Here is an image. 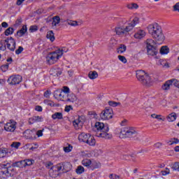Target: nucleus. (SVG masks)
<instances>
[{
    "mask_svg": "<svg viewBox=\"0 0 179 179\" xmlns=\"http://www.w3.org/2000/svg\"><path fill=\"white\" fill-rule=\"evenodd\" d=\"M38 30V27L36 25H32L29 28V31L31 33H34V31H37Z\"/></svg>",
    "mask_w": 179,
    "mask_h": 179,
    "instance_id": "49530a36",
    "label": "nucleus"
},
{
    "mask_svg": "<svg viewBox=\"0 0 179 179\" xmlns=\"http://www.w3.org/2000/svg\"><path fill=\"white\" fill-rule=\"evenodd\" d=\"M156 120H159V121H164V119H163V117H162V115H157V116H155Z\"/></svg>",
    "mask_w": 179,
    "mask_h": 179,
    "instance_id": "0e129e2a",
    "label": "nucleus"
},
{
    "mask_svg": "<svg viewBox=\"0 0 179 179\" xmlns=\"http://www.w3.org/2000/svg\"><path fill=\"white\" fill-rule=\"evenodd\" d=\"M46 37H47V38L50 40V41H52V42L55 40V36H54V31H48Z\"/></svg>",
    "mask_w": 179,
    "mask_h": 179,
    "instance_id": "7c9ffc66",
    "label": "nucleus"
},
{
    "mask_svg": "<svg viewBox=\"0 0 179 179\" xmlns=\"http://www.w3.org/2000/svg\"><path fill=\"white\" fill-rule=\"evenodd\" d=\"M88 78H90V79H97V78H99V73H97V71H90L88 73Z\"/></svg>",
    "mask_w": 179,
    "mask_h": 179,
    "instance_id": "cd10ccee",
    "label": "nucleus"
},
{
    "mask_svg": "<svg viewBox=\"0 0 179 179\" xmlns=\"http://www.w3.org/2000/svg\"><path fill=\"white\" fill-rule=\"evenodd\" d=\"M73 124L75 129H80L83 127V122L80 120V117H78L77 120L73 121Z\"/></svg>",
    "mask_w": 179,
    "mask_h": 179,
    "instance_id": "4468645a",
    "label": "nucleus"
},
{
    "mask_svg": "<svg viewBox=\"0 0 179 179\" xmlns=\"http://www.w3.org/2000/svg\"><path fill=\"white\" fill-rule=\"evenodd\" d=\"M171 169L175 171H179V162H174L171 164Z\"/></svg>",
    "mask_w": 179,
    "mask_h": 179,
    "instance_id": "e433bc0d",
    "label": "nucleus"
},
{
    "mask_svg": "<svg viewBox=\"0 0 179 179\" xmlns=\"http://www.w3.org/2000/svg\"><path fill=\"white\" fill-rule=\"evenodd\" d=\"M64 150L66 152V153H69V152L72 150V146L69 145L68 147H64Z\"/></svg>",
    "mask_w": 179,
    "mask_h": 179,
    "instance_id": "5fc2aeb1",
    "label": "nucleus"
},
{
    "mask_svg": "<svg viewBox=\"0 0 179 179\" xmlns=\"http://www.w3.org/2000/svg\"><path fill=\"white\" fill-rule=\"evenodd\" d=\"M0 50L1 51H5L6 50V43H5V40L0 41Z\"/></svg>",
    "mask_w": 179,
    "mask_h": 179,
    "instance_id": "79ce46f5",
    "label": "nucleus"
},
{
    "mask_svg": "<svg viewBox=\"0 0 179 179\" xmlns=\"http://www.w3.org/2000/svg\"><path fill=\"white\" fill-rule=\"evenodd\" d=\"M127 51V45L121 44L117 48V54H122Z\"/></svg>",
    "mask_w": 179,
    "mask_h": 179,
    "instance_id": "a878e982",
    "label": "nucleus"
},
{
    "mask_svg": "<svg viewBox=\"0 0 179 179\" xmlns=\"http://www.w3.org/2000/svg\"><path fill=\"white\" fill-rule=\"evenodd\" d=\"M54 97L56 100H61L62 101H65V93L62 90H57L54 92Z\"/></svg>",
    "mask_w": 179,
    "mask_h": 179,
    "instance_id": "f8f14e48",
    "label": "nucleus"
},
{
    "mask_svg": "<svg viewBox=\"0 0 179 179\" xmlns=\"http://www.w3.org/2000/svg\"><path fill=\"white\" fill-rule=\"evenodd\" d=\"M146 50L148 55H150V57H155L157 55V53L159 52V49H157V46L147 48Z\"/></svg>",
    "mask_w": 179,
    "mask_h": 179,
    "instance_id": "ddd939ff",
    "label": "nucleus"
},
{
    "mask_svg": "<svg viewBox=\"0 0 179 179\" xmlns=\"http://www.w3.org/2000/svg\"><path fill=\"white\" fill-rule=\"evenodd\" d=\"M173 83L174 84L173 78L169 80L162 85V89L165 91L170 90V87L173 85Z\"/></svg>",
    "mask_w": 179,
    "mask_h": 179,
    "instance_id": "2eb2a0df",
    "label": "nucleus"
},
{
    "mask_svg": "<svg viewBox=\"0 0 179 179\" xmlns=\"http://www.w3.org/2000/svg\"><path fill=\"white\" fill-rule=\"evenodd\" d=\"M45 167L50 170H54V164L51 162H47L45 163Z\"/></svg>",
    "mask_w": 179,
    "mask_h": 179,
    "instance_id": "f704fd0d",
    "label": "nucleus"
},
{
    "mask_svg": "<svg viewBox=\"0 0 179 179\" xmlns=\"http://www.w3.org/2000/svg\"><path fill=\"white\" fill-rule=\"evenodd\" d=\"M25 134H28L29 135V138L33 139L36 138V134H37V129H33L32 130L28 129L26 130Z\"/></svg>",
    "mask_w": 179,
    "mask_h": 179,
    "instance_id": "aec40b11",
    "label": "nucleus"
},
{
    "mask_svg": "<svg viewBox=\"0 0 179 179\" xmlns=\"http://www.w3.org/2000/svg\"><path fill=\"white\" fill-rule=\"evenodd\" d=\"M22 52H23V47L19 46V47H18V49H17V50H15V54H16L17 55H19V54H22Z\"/></svg>",
    "mask_w": 179,
    "mask_h": 179,
    "instance_id": "864d4df0",
    "label": "nucleus"
},
{
    "mask_svg": "<svg viewBox=\"0 0 179 179\" xmlns=\"http://www.w3.org/2000/svg\"><path fill=\"white\" fill-rule=\"evenodd\" d=\"M59 51H55L49 53L46 57V61L49 65H53V64H55L57 61L61 57V55H59Z\"/></svg>",
    "mask_w": 179,
    "mask_h": 179,
    "instance_id": "0eeeda50",
    "label": "nucleus"
},
{
    "mask_svg": "<svg viewBox=\"0 0 179 179\" xmlns=\"http://www.w3.org/2000/svg\"><path fill=\"white\" fill-rule=\"evenodd\" d=\"M161 174L162 176H167V174H170V171H162Z\"/></svg>",
    "mask_w": 179,
    "mask_h": 179,
    "instance_id": "e2e57ef3",
    "label": "nucleus"
},
{
    "mask_svg": "<svg viewBox=\"0 0 179 179\" xmlns=\"http://www.w3.org/2000/svg\"><path fill=\"white\" fill-rule=\"evenodd\" d=\"M113 109L111 108H106L100 114L101 120L104 121L111 120L113 118Z\"/></svg>",
    "mask_w": 179,
    "mask_h": 179,
    "instance_id": "6e6552de",
    "label": "nucleus"
},
{
    "mask_svg": "<svg viewBox=\"0 0 179 179\" xmlns=\"http://www.w3.org/2000/svg\"><path fill=\"white\" fill-rule=\"evenodd\" d=\"M13 31H15V29L13 27H8L4 31V34H5V36H10V34H13Z\"/></svg>",
    "mask_w": 179,
    "mask_h": 179,
    "instance_id": "c9c22d12",
    "label": "nucleus"
},
{
    "mask_svg": "<svg viewBox=\"0 0 179 179\" xmlns=\"http://www.w3.org/2000/svg\"><path fill=\"white\" fill-rule=\"evenodd\" d=\"M148 30L149 34H150L152 38H148L145 41V48H150L152 47H156V43L162 44L166 40V36L163 33L162 27L157 23H153L148 26Z\"/></svg>",
    "mask_w": 179,
    "mask_h": 179,
    "instance_id": "f257e3e1",
    "label": "nucleus"
},
{
    "mask_svg": "<svg viewBox=\"0 0 179 179\" xmlns=\"http://www.w3.org/2000/svg\"><path fill=\"white\" fill-rule=\"evenodd\" d=\"M136 75L138 80H139L142 85H144V86H149L152 83L150 76H149V74L146 73L145 71L138 70Z\"/></svg>",
    "mask_w": 179,
    "mask_h": 179,
    "instance_id": "20e7f679",
    "label": "nucleus"
},
{
    "mask_svg": "<svg viewBox=\"0 0 179 179\" xmlns=\"http://www.w3.org/2000/svg\"><path fill=\"white\" fill-rule=\"evenodd\" d=\"M67 24H69V26H78V22L76 21L68 20Z\"/></svg>",
    "mask_w": 179,
    "mask_h": 179,
    "instance_id": "8fccbe9b",
    "label": "nucleus"
},
{
    "mask_svg": "<svg viewBox=\"0 0 179 179\" xmlns=\"http://www.w3.org/2000/svg\"><path fill=\"white\" fill-rule=\"evenodd\" d=\"M82 164L85 167H90V166H92V160L89 159H85L83 160Z\"/></svg>",
    "mask_w": 179,
    "mask_h": 179,
    "instance_id": "72a5a7b5",
    "label": "nucleus"
},
{
    "mask_svg": "<svg viewBox=\"0 0 179 179\" xmlns=\"http://www.w3.org/2000/svg\"><path fill=\"white\" fill-rule=\"evenodd\" d=\"M52 20L53 21L52 22V25L57 26V24H59V22H61V18L59 17V16L56 15L52 17Z\"/></svg>",
    "mask_w": 179,
    "mask_h": 179,
    "instance_id": "c756f323",
    "label": "nucleus"
},
{
    "mask_svg": "<svg viewBox=\"0 0 179 179\" xmlns=\"http://www.w3.org/2000/svg\"><path fill=\"white\" fill-rule=\"evenodd\" d=\"M76 172L77 174H82L83 173H85V168L82 166H78L76 169Z\"/></svg>",
    "mask_w": 179,
    "mask_h": 179,
    "instance_id": "58836bf2",
    "label": "nucleus"
},
{
    "mask_svg": "<svg viewBox=\"0 0 179 179\" xmlns=\"http://www.w3.org/2000/svg\"><path fill=\"white\" fill-rule=\"evenodd\" d=\"M34 163H35L34 159H25L26 166H33Z\"/></svg>",
    "mask_w": 179,
    "mask_h": 179,
    "instance_id": "37998d69",
    "label": "nucleus"
},
{
    "mask_svg": "<svg viewBox=\"0 0 179 179\" xmlns=\"http://www.w3.org/2000/svg\"><path fill=\"white\" fill-rule=\"evenodd\" d=\"M89 136H90V134L81 133L78 136V140L80 142H84L85 143H86V142H87Z\"/></svg>",
    "mask_w": 179,
    "mask_h": 179,
    "instance_id": "dca6fc26",
    "label": "nucleus"
},
{
    "mask_svg": "<svg viewBox=\"0 0 179 179\" xmlns=\"http://www.w3.org/2000/svg\"><path fill=\"white\" fill-rule=\"evenodd\" d=\"M85 143H87L90 146H94V145H96V139H94L93 136L90 134V136H88L87 141Z\"/></svg>",
    "mask_w": 179,
    "mask_h": 179,
    "instance_id": "393cba45",
    "label": "nucleus"
},
{
    "mask_svg": "<svg viewBox=\"0 0 179 179\" xmlns=\"http://www.w3.org/2000/svg\"><path fill=\"white\" fill-rule=\"evenodd\" d=\"M19 146H20V143L14 142L11 144V148H15V149H19Z\"/></svg>",
    "mask_w": 179,
    "mask_h": 179,
    "instance_id": "09e8293b",
    "label": "nucleus"
},
{
    "mask_svg": "<svg viewBox=\"0 0 179 179\" xmlns=\"http://www.w3.org/2000/svg\"><path fill=\"white\" fill-rule=\"evenodd\" d=\"M139 23V18L136 17L133 19V20L129 23L128 26L126 28L122 29V27H116L115 28V33L117 36H122V34H127L129 31L134 29L136 24Z\"/></svg>",
    "mask_w": 179,
    "mask_h": 179,
    "instance_id": "7ed1b4c3",
    "label": "nucleus"
},
{
    "mask_svg": "<svg viewBox=\"0 0 179 179\" xmlns=\"http://www.w3.org/2000/svg\"><path fill=\"white\" fill-rule=\"evenodd\" d=\"M4 129L7 132H15V129H16V122L10 120L9 122L5 124Z\"/></svg>",
    "mask_w": 179,
    "mask_h": 179,
    "instance_id": "9b49d317",
    "label": "nucleus"
},
{
    "mask_svg": "<svg viewBox=\"0 0 179 179\" xmlns=\"http://www.w3.org/2000/svg\"><path fill=\"white\" fill-rule=\"evenodd\" d=\"M159 52L162 55H166V54L170 52V48L166 45L162 46L159 50Z\"/></svg>",
    "mask_w": 179,
    "mask_h": 179,
    "instance_id": "b1692460",
    "label": "nucleus"
},
{
    "mask_svg": "<svg viewBox=\"0 0 179 179\" xmlns=\"http://www.w3.org/2000/svg\"><path fill=\"white\" fill-rule=\"evenodd\" d=\"M63 93H64V95H65V93H69V87H66V86H64L63 87V90H62Z\"/></svg>",
    "mask_w": 179,
    "mask_h": 179,
    "instance_id": "bf43d9fd",
    "label": "nucleus"
},
{
    "mask_svg": "<svg viewBox=\"0 0 179 179\" xmlns=\"http://www.w3.org/2000/svg\"><path fill=\"white\" fill-rule=\"evenodd\" d=\"M95 128L98 131L96 134L97 138H103V139H111L113 138V135L108 133L110 131L108 124L97 122L95 123Z\"/></svg>",
    "mask_w": 179,
    "mask_h": 179,
    "instance_id": "f03ea898",
    "label": "nucleus"
},
{
    "mask_svg": "<svg viewBox=\"0 0 179 179\" xmlns=\"http://www.w3.org/2000/svg\"><path fill=\"white\" fill-rule=\"evenodd\" d=\"M9 69V64H5L1 66V69L3 72H6Z\"/></svg>",
    "mask_w": 179,
    "mask_h": 179,
    "instance_id": "603ef678",
    "label": "nucleus"
},
{
    "mask_svg": "<svg viewBox=\"0 0 179 179\" xmlns=\"http://www.w3.org/2000/svg\"><path fill=\"white\" fill-rule=\"evenodd\" d=\"M52 120H62L64 117L62 113L56 112L52 115Z\"/></svg>",
    "mask_w": 179,
    "mask_h": 179,
    "instance_id": "c85d7f7f",
    "label": "nucleus"
},
{
    "mask_svg": "<svg viewBox=\"0 0 179 179\" xmlns=\"http://www.w3.org/2000/svg\"><path fill=\"white\" fill-rule=\"evenodd\" d=\"M6 155H8L6 150L0 148V159L5 157Z\"/></svg>",
    "mask_w": 179,
    "mask_h": 179,
    "instance_id": "a19ab883",
    "label": "nucleus"
},
{
    "mask_svg": "<svg viewBox=\"0 0 179 179\" xmlns=\"http://www.w3.org/2000/svg\"><path fill=\"white\" fill-rule=\"evenodd\" d=\"M109 178H110V179H122V178H121V176L114 174V173H110L109 175Z\"/></svg>",
    "mask_w": 179,
    "mask_h": 179,
    "instance_id": "a18cd8bd",
    "label": "nucleus"
},
{
    "mask_svg": "<svg viewBox=\"0 0 179 179\" xmlns=\"http://www.w3.org/2000/svg\"><path fill=\"white\" fill-rule=\"evenodd\" d=\"M168 143H169L170 145L174 144L177 145V143H179V139L177 138H173L171 139V141H169Z\"/></svg>",
    "mask_w": 179,
    "mask_h": 179,
    "instance_id": "c03bdc74",
    "label": "nucleus"
},
{
    "mask_svg": "<svg viewBox=\"0 0 179 179\" xmlns=\"http://www.w3.org/2000/svg\"><path fill=\"white\" fill-rule=\"evenodd\" d=\"M166 120H167V121H169V122H173L176 121V120H177V114H176V113H170L166 117Z\"/></svg>",
    "mask_w": 179,
    "mask_h": 179,
    "instance_id": "5701e85b",
    "label": "nucleus"
},
{
    "mask_svg": "<svg viewBox=\"0 0 179 179\" xmlns=\"http://www.w3.org/2000/svg\"><path fill=\"white\" fill-rule=\"evenodd\" d=\"M43 131H44V129H43L42 130H36V136H38V138H40V136H43Z\"/></svg>",
    "mask_w": 179,
    "mask_h": 179,
    "instance_id": "4d7b16f0",
    "label": "nucleus"
},
{
    "mask_svg": "<svg viewBox=\"0 0 179 179\" xmlns=\"http://www.w3.org/2000/svg\"><path fill=\"white\" fill-rule=\"evenodd\" d=\"M76 100H77L76 95L71 94L68 96V98L66 101H70L71 103H75V101H76Z\"/></svg>",
    "mask_w": 179,
    "mask_h": 179,
    "instance_id": "2f4dec72",
    "label": "nucleus"
},
{
    "mask_svg": "<svg viewBox=\"0 0 179 179\" xmlns=\"http://www.w3.org/2000/svg\"><path fill=\"white\" fill-rule=\"evenodd\" d=\"M43 120V117L40 116H34L29 119V124H34V122H40Z\"/></svg>",
    "mask_w": 179,
    "mask_h": 179,
    "instance_id": "412c9836",
    "label": "nucleus"
},
{
    "mask_svg": "<svg viewBox=\"0 0 179 179\" xmlns=\"http://www.w3.org/2000/svg\"><path fill=\"white\" fill-rule=\"evenodd\" d=\"M127 8H128V9H138V8H139V5H138V3H131L127 5Z\"/></svg>",
    "mask_w": 179,
    "mask_h": 179,
    "instance_id": "473e14b6",
    "label": "nucleus"
},
{
    "mask_svg": "<svg viewBox=\"0 0 179 179\" xmlns=\"http://www.w3.org/2000/svg\"><path fill=\"white\" fill-rule=\"evenodd\" d=\"M56 51H58V55H60V57H62V55L64 54V52H68V48H62V49H58Z\"/></svg>",
    "mask_w": 179,
    "mask_h": 179,
    "instance_id": "4c0bfd02",
    "label": "nucleus"
},
{
    "mask_svg": "<svg viewBox=\"0 0 179 179\" xmlns=\"http://www.w3.org/2000/svg\"><path fill=\"white\" fill-rule=\"evenodd\" d=\"M22 17H19V18L16 20V22H15L16 26H20V24H22Z\"/></svg>",
    "mask_w": 179,
    "mask_h": 179,
    "instance_id": "052dcab7",
    "label": "nucleus"
},
{
    "mask_svg": "<svg viewBox=\"0 0 179 179\" xmlns=\"http://www.w3.org/2000/svg\"><path fill=\"white\" fill-rule=\"evenodd\" d=\"M9 85H19L22 82V76L20 75H15L9 77L8 79Z\"/></svg>",
    "mask_w": 179,
    "mask_h": 179,
    "instance_id": "9d476101",
    "label": "nucleus"
},
{
    "mask_svg": "<svg viewBox=\"0 0 179 179\" xmlns=\"http://www.w3.org/2000/svg\"><path fill=\"white\" fill-rule=\"evenodd\" d=\"M57 169V171H61V170H62V171H64V165H63V162L60 163V164H57L56 166Z\"/></svg>",
    "mask_w": 179,
    "mask_h": 179,
    "instance_id": "de8ad7c7",
    "label": "nucleus"
},
{
    "mask_svg": "<svg viewBox=\"0 0 179 179\" xmlns=\"http://www.w3.org/2000/svg\"><path fill=\"white\" fill-rule=\"evenodd\" d=\"M72 169V164L69 162H63V173H68V171H71Z\"/></svg>",
    "mask_w": 179,
    "mask_h": 179,
    "instance_id": "a211bd4d",
    "label": "nucleus"
},
{
    "mask_svg": "<svg viewBox=\"0 0 179 179\" xmlns=\"http://www.w3.org/2000/svg\"><path fill=\"white\" fill-rule=\"evenodd\" d=\"M8 26L9 24H8L6 22H3L1 23V27H4L5 29H6V27H8Z\"/></svg>",
    "mask_w": 179,
    "mask_h": 179,
    "instance_id": "774afa93",
    "label": "nucleus"
},
{
    "mask_svg": "<svg viewBox=\"0 0 179 179\" xmlns=\"http://www.w3.org/2000/svg\"><path fill=\"white\" fill-rule=\"evenodd\" d=\"M50 95H51V91L50 90H47L43 94L44 97H46V99H49Z\"/></svg>",
    "mask_w": 179,
    "mask_h": 179,
    "instance_id": "6e6d98bb",
    "label": "nucleus"
},
{
    "mask_svg": "<svg viewBox=\"0 0 179 179\" xmlns=\"http://www.w3.org/2000/svg\"><path fill=\"white\" fill-rule=\"evenodd\" d=\"M15 167H19L20 169H23L24 167H27L26 166V160H21V161H19V162H17L15 163Z\"/></svg>",
    "mask_w": 179,
    "mask_h": 179,
    "instance_id": "bb28decb",
    "label": "nucleus"
},
{
    "mask_svg": "<svg viewBox=\"0 0 179 179\" xmlns=\"http://www.w3.org/2000/svg\"><path fill=\"white\" fill-rule=\"evenodd\" d=\"M71 110H72V106H66L65 107L64 111H66V113H69Z\"/></svg>",
    "mask_w": 179,
    "mask_h": 179,
    "instance_id": "680f3d73",
    "label": "nucleus"
},
{
    "mask_svg": "<svg viewBox=\"0 0 179 179\" xmlns=\"http://www.w3.org/2000/svg\"><path fill=\"white\" fill-rule=\"evenodd\" d=\"M146 36V32L144 30H139L134 34V37L136 38H138V40H141V38H143Z\"/></svg>",
    "mask_w": 179,
    "mask_h": 179,
    "instance_id": "f3484780",
    "label": "nucleus"
},
{
    "mask_svg": "<svg viewBox=\"0 0 179 179\" xmlns=\"http://www.w3.org/2000/svg\"><path fill=\"white\" fill-rule=\"evenodd\" d=\"M173 85L176 87H178V89H179V80L173 78Z\"/></svg>",
    "mask_w": 179,
    "mask_h": 179,
    "instance_id": "13d9d810",
    "label": "nucleus"
},
{
    "mask_svg": "<svg viewBox=\"0 0 179 179\" xmlns=\"http://www.w3.org/2000/svg\"><path fill=\"white\" fill-rule=\"evenodd\" d=\"M35 110L41 113V111H43V108L40 106H36Z\"/></svg>",
    "mask_w": 179,
    "mask_h": 179,
    "instance_id": "338daca9",
    "label": "nucleus"
},
{
    "mask_svg": "<svg viewBox=\"0 0 179 179\" xmlns=\"http://www.w3.org/2000/svg\"><path fill=\"white\" fill-rule=\"evenodd\" d=\"M27 31V27L24 25L20 30L17 31V36H18V37H22V36H24V34H26Z\"/></svg>",
    "mask_w": 179,
    "mask_h": 179,
    "instance_id": "4be33fe9",
    "label": "nucleus"
},
{
    "mask_svg": "<svg viewBox=\"0 0 179 179\" xmlns=\"http://www.w3.org/2000/svg\"><path fill=\"white\" fill-rule=\"evenodd\" d=\"M108 104H109V106H110L111 107H117V106H121V103L113 101H109L108 102Z\"/></svg>",
    "mask_w": 179,
    "mask_h": 179,
    "instance_id": "ea45409f",
    "label": "nucleus"
},
{
    "mask_svg": "<svg viewBox=\"0 0 179 179\" xmlns=\"http://www.w3.org/2000/svg\"><path fill=\"white\" fill-rule=\"evenodd\" d=\"M0 167V178H6V177L13 176L12 173L13 169L10 167V164L7 163L6 164H1Z\"/></svg>",
    "mask_w": 179,
    "mask_h": 179,
    "instance_id": "423d86ee",
    "label": "nucleus"
},
{
    "mask_svg": "<svg viewBox=\"0 0 179 179\" xmlns=\"http://www.w3.org/2000/svg\"><path fill=\"white\" fill-rule=\"evenodd\" d=\"M4 42L8 50H10V51H15L16 50V41L12 36L6 38Z\"/></svg>",
    "mask_w": 179,
    "mask_h": 179,
    "instance_id": "1a4fd4ad",
    "label": "nucleus"
},
{
    "mask_svg": "<svg viewBox=\"0 0 179 179\" xmlns=\"http://www.w3.org/2000/svg\"><path fill=\"white\" fill-rule=\"evenodd\" d=\"M50 73L52 76H59L62 73V71L60 69H52L50 71Z\"/></svg>",
    "mask_w": 179,
    "mask_h": 179,
    "instance_id": "6ab92c4d",
    "label": "nucleus"
},
{
    "mask_svg": "<svg viewBox=\"0 0 179 179\" xmlns=\"http://www.w3.org/2000/svg\"><path fill=\"white\" fill-rule=\"evenodd\" d=\"M138 136V131L134 127H125L120 131V138H135Z\"/></svg>",
    "mask_w": 179,
    "mask_h": 179,
    "instance_id": "39448f33",
    "label": "nucleus"
},
{
    "mask_svg": "<svg viewBox=\"0 0 179 179\" xmlns=\"http://www.w3.org/2000/svg\"><path fill=\"white\" fill-rule=\"evenodd\" d=\"M118 59H120L121 62H123V64H127V58H125L124 56L119 55Z\"/></svg>",
    "mask_w": 179,
    "mask_h": 179,
    "instance_id": "3c124183",
    "label": "nucleus"
},
{
    "mask_svg": "<svg viewBox=\"0 0 179 179\" xmlns=\"http://www.w3.org/2000/svg\"><path fill=\"white\" fill-rule=\"evenodd\" d=\"M162 143H155V145H154V146L155 147V148H157V149H159V148H162Z\"/></svg>",
    "mask_w": 179,
    "mask_h": 179,
    "instance_id": "69168bd1",
    "label": "nucleus"
}]
</instances>
